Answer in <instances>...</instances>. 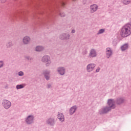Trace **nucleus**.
<instances>
[{"instance_id":"29","label":"nucleus","mask_w":131,"mask_h":131,"mask_svg":"<svg viewBox=\"0 0 131 131\" xmlns=\"http://www.w3.org/2000/svg\"><path fill=\"white\" fill-rule=\"evenodd\" d=\"M47 88L48 89H51V88H52V84H47Z\"/></svg>"},{"instance_id":"20","label":"nucleus","mask_w":131,"mask_h":131,"mask_svg":"<svg viewBox=\"0 0 131 131\" xmlns=\"http://www.w3.org/2000/svg\"><path fill=\"white\" fill-rule=\"evenodd\" d=\"M128 49V43H125L123 46L121 47V51H126Z\"/></svg>"},{"instance_id":"24","label":"nucleus","mask_w":131,"mask_h":131,"mask_svg":"<svg viewBox=\"0 0 131 131\" xmlns=\"http://www.w3.org/2000/svg\"><path fill=\"white\" fill-rule=\"evenodd\" d=\"M105 32V29H101L99 30L97 33V34H102V33H104Z\"/></svg>"},{"instance_id":"6","label":"nucleus","mask_w":131,"mask_h":131,"mask_svg":"<svg viewBox=\"0 0 131 131\" xmlns=\"http://www.w3.org/2000/svg\"><path fill=\"white\" fill-rule=\"evenodd\" d=\"M111 111V108L108 106H103L102 108L99 110V113L100 115L106 114L108 112Z\"/></svg>"},{"instance_id":"30","label":"nucleus","mask_w":131,"mask_h":131,"mask_svg":"<svg viewBox=\"0 0 131 131\" xmlns=\"http://www.w3.org/2000/svg\"><path fill=\"white\" fill-rule=\"evenodd\" d=\"M2 4H5V3L7 2V0H1Z\"/></svg>"},{"instance_id":"17","label":"nucleus","mask_w":131,"mask_h":131,"mask_svg":"<svg viewBox=\"0 0 131 131\" xmlns=\"http://www.w3.org/2000/svg\"><path fill=\"white\" fill-rule=\"evenodd\" d=\"M57 71L60 75H64L65 74V68L59 67L57 69Z\"/></svg>"},{"instance_id":"3","label":"nucleus","mask_w":131,"mask_h":131,"mask_svg":"<svg viewBox=\"0 0 131 131\" xmlns=\"http://www.w3.org/2000/svg\"><path fill=\"white\" fill-rule=\"evenodd\" d=\"M2 106L4 107V109L8 110V109H10V108H11L12 103L7 99H4L2 101Z\"/></svg>"},{"instance_id":"12","label":"nucleus","mask_w":131,"mask_h":131,"mask_svg":"<svg viewBox=\"0 0 131 131\" xmlns=\"http://www.w3.org/2000/svg\"><path fill=\"white\" fill-rule=\"evenodd\" d=\"M31 41V38L29 36H25L23 38V42L24 45H29L30 41Z\"/></svg>"},{"instance_id":"2","label":"nucleus","mask_w":131,"mask_h":131,"mask_svg":"<svg viewBox=\"0 0 131 131\" xmlns=\"http://www.w3.org/2000/svg\"><path fill=\"white\" fill-rule=\"evenodd\" d=\"M41 62L43 63H46V66L49 67L51 64H52V61H51V57L48 55H44L41 58Z\"/></svg>"},{"instance_id":"25","label":"nucleus","mask_w":131,"mask_h":131,"mask_svg":"<svg viewBox=\"0 0 131 131\" xmlns=\"http://www.w3.org/2000/svg\"><path fill=\"white\" fill-rule=\"evenodd\" d=\"M59 16H60V17H61L62 18H63V17H65V16H66V14L63 12H60L59 13Z\"/></svg>"},{"instance_id":"5","label":"nucleus","mask_w":131,"mask_h":131,"mask_svg":"<svg viewBox=\"0 0 131 131\" xmlns=\"http://www.w3.org/2000/svg\"><path fill=\"white\" fill-rule=\"evenodd\" d=\"M59 38L61 40H69L70 39V34L68 32L63 33L59 35Z\"/></svg>"},{"instance_id":"4","label":"nucleus","mask_w":131,"mask_h":131,"mask_svg":"<svg viewBox=\"0 0 131 131\" xmlns=\"http://www.w3.org/2000/svg\"><path fill=\"white\" fill-rule=\"evenodd\" d=\"M25 120L27 124H32L33 123H34V116L29 115L26 118Z\"/></svg>"},{"instance_id":"18","label":"nucleus","mask_w":131,"mask_h":131,"mask_svg":"<svg viewBox=\"0 0 131 131\" xmlns=\"http://www.w3.org/2000/svg\"><path fill=\"white\" fill-rule=\"evenodd\" d=\"M35 51L38 52H42L45 51V47L43 46H37L35 47Z\"/></svg>"},{"instance_id":"13","label":"nucleus","mask_w":131,"mask_h":131,"mask_svg":"<svg viewBox=\"0 0 131 131\" xmlns=\"http://www.w3.org/2000/svg\"><path fill=\"white\" fill-rule=\"evenodd\" d=\"M90 58H96L97 57V51L94 49H91L89 53Z\"/></svg>"},{"instance_id":"19","label":"nucleus","mask_w":131,"mask_h":131,"mask_svg":"<svg viewBox=\"0 0 131 131\" xmlns=\"http://www.w3.org/2000/svg\"><path fill=\"white\" fill-rule=\"evenodd\" d=\"M116 103L117 105H121V104L124 103V98L122 97L118 98L116 101Z\"/></svg>"},{"instance_id":"14","label":"nucleus","mask_w":131,"mask_h":131,"mask_svg":"<svg viewBox=\"0 0 131 131\" xmlns=\"http://www.w3.org/2000/svg\"><path fill=\"white\" fill-rule=\"evenodd\" d=\"M50 73H51V72L48 70H46L43 71V74L46 80H50Z\"/></svg>"},{"instance_id":"27","label":"nucleus","mask_w":131,"mask_h":131,"mask_svg":"<svg viewBox=\"0 0 131 131\" xmlns=\"http://www.w3.org/2000/svg\"><path fill=\"white\" fill-rule=\"evenodd\" d=\"M2 67H4V61H0V68H2Z\"/></svg>"},{"instance_id":"16","label":"nucleus","mask_w":131,"mask_h":131,"mask_svg":"<svg viewBox=\"0 0 131 131\" xmlns=\"http://www.w3.org/2000/svg\"><path fill=\"white\" fill-rule=\"evenodd\" d=\"M57 118L61 122H63L65 120V117L64 116V115L62 113H58Z\"/></svg>"},{"instance_id":"11","label":"nucleus","mask_w":131,"mask_h":131,"mask_svg":"<svg viewBox=\"0 0 131 131\" xmlns=\"http://www.w3.org/2000/svg\"><path fill=\"white\" fill-rule=\"evenodd\" d=\"M46 124L50 126H54L55 125V118H49L46 120Z\"/></svg>"},{"instance_id":"31","label":"nucleus","mask_w":131,"mask_h":131,"mask_svg":"<svg viewBox=\"0 0 131 131\" xmlns=\"http://www.w3.org/2000/svg\"><path fill=\"white\" fill-rule=\"evenodd\" d=\"M83 55H86V54H88V51H85L84 52H83L82 53Z\"/></svg>"},{"instance_id":"23","label":"nucleus","mask_w":131,"mask_h":131,"mask_svg":"<svg viewBox=\"0 0 131 131\" xmlns=\"http://www.w3.org/2000/svg\"><path fill=\"white\" fill-rule=\"evenodd\" d=\"M121 2L124 5H128L130 4L131 0H121Z\"/></svg>"},{"instance_id":"28","label":"nucleus","mask_w":131,"mask_h":131,"mask_svg":"<svg viewBox=\"0 0 131 131\" xmlns=\"http://www.w3.org/2000/svg\"><path fill=\"white\" fill-rule=\"evenodd\" d=\"M101 70V68L100 67H98L96 70V72L98 73L100 71V70Z\"/></svg>"},{"instance_id":"9","label":"nucleus","mask_w":131,"mask_h":131,"mask_svg":"<svg viewBox=\"0 0 131 131\" xmlns=\"http://www.w3.org/2000/svg\"><path fill=\"white\" fill-rule=\"evenodd\" d=\"M107 104L108 108H111V110H112V109L115 108V101H114V99H108L107 101Z\"/></svg>"},{"instance_id":"10","label":"nucleus","mask_w":131,"mask_h":131,"mask_svg":"<svg viewBox=\"0 0 131 131\" xmlns=\"http://www.w3.org/2000/svg\"><path fill=\"white\" fill-rule=\"evenodd\" d=\"M105 54H106V57L108 59L112 56L113 54V51L112 50V49L110 48H107L105 50Z\"/></svg>"},{"instance_id":"26","label":"nucleus","mask_w":131,"mask_h":131,"mask_svg":"<svg viewBox=\"0 0 131 131\" xmlns=\"http://www.w3.org/2000/svg\"><path fill=\"white\" fill-rule=\"evenodd\" d=\"M19 76H23L24 75V73L23 71H20L18 73Z\"/></svg>"},{"instance_id":"15","label":"nucleus","mask_w":131,"mask_h":131,"mask_svg":"<svg viewBox=\"0 0 131 131\" xmlns=\"http://www.w3.org/2000/svg\"><path fill=\"white\" fill-rule=\"evenodd\" d=\"M77 110V106L76 105H74L70 108L69 113L70 115H73L75 113V111Z\"/></svg>"},{"instance_id":"7","label":"nucleus","mask_w":131,"mask_h":131,"mask_svg":"<svg viewBox=\"0 0 131 131\" xmlns=\"http://www.w3.org/2000/svg\"><path fill=\"white\" fill-rule=\"evenodd\" d=\"M96 64L94 63H91L88 64L86 67V70L87 72H93L94 70H95V68H96Z\"/></svg>"},{"instance_id":"1","label":"nucleus","mask_w":131,"mask_h":131,"mask_svg":"<svg viewBox=\"0 0 131 131\" xmlns=\"http://www.w3.org/2000/svg\"><path fill=\"white\" fill-rule=\"evenodd\" d=\"M131 34V25L126 24L123 26L121 30L120 34L122 37H127Z\"/></svg>"},{"instance_id":"33","label":"nucleus","mask_w":131,"mask_h":131,"mask_svg":"<svg viewBox=\"0 0 131 131\" xmlns=\"http://www.w3.org/2000/svg\"><path fill=\"white\" fill-rule=\"evenodd\" d=\"M61 5L62 6V7H64L65 6V3L64 2H61Z\"/></svg>"},{"instance_id":"8","label":"nucleus","mask_w":131,"mask_h":131,"mask_svg":"<svg viewBox=\"0 0 131 131\" xmlns=\"http://www.w3.org/2000/svg\"><path fill=\"white\" fill-rule=\"evenodd\" d=\"M98 9H99V6L97 4H92L90 7V14H94V13H96L98 11Z\"/></svg>"},{"instance_id":"32","label":"nucleus","mask_w":131,"mask_h":131,"mask_svg":"<svg viewBox=\"0 0 131 131\" xmlns=\"http://www.w3.org/2000/svg\"><path fill=\"white\" fill-rule=\"evenodd\" d=\"M71 33H72V34L75 33V30H74V29L72 30Z\"/></svg>"},{"instance_id":"21","label":"nucleus","mask_w":131,"mask_h":131,"mask_svg":"<svg viewBox=\"0 0 131 131\" xmlns=\"http://www.w3.org/2000/svg\"><path fill=\"white\" fill-rule=\"evenodd\" d=\"M25 84L17 85L16 86V90H20L21 89H24V88H25Z\"/></svg>"},{"instance_id":"34","label":"nucleus","mask_w":131,"mask_h":131,"mask_svg":"<svg viewBox=\"0 0 131 131\" xmlns=\"http://www.w3.org/2000/svg\"><path fill=\"white\" fill-rule=\"evenodd\" d=\"M74 2H75V1H76V0H73Z\"/></svg>"},{"instance_id":"22","label":"nucleus","mask_w":131,"mask_h":131,"mask_svg":"<svg viewBox=\"0 0 131 131\" xmlns=\"http://www.w3.org/2000/svg\"><path fill=\"white\" fill-rule=\"evenodd\" d=\"M14 45L13 44V42L12 41H9L8 43H6V47L7 49H9L10 48H12Z\"/></svg>"}]
</instances>
